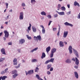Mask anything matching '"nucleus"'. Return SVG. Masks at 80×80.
<instances>
[{
    "mask_svg": "<svg viewBox=\"0 0 80 80\" xmlns=\"http://www.w3.org/2000/svg\"><path fill=\"white\" fill-rule=\"evenodd\" d=\"M50 62V60H49L47 61L45 63V64H47V63H48Z\"/></svg>",
    "mask_w": 80,
    "mask_h": 80,
    "instance_id": "nucleus-39",
    "label": "nucleus"
},
{
    "mask_svg": "<svg viewBox=\"0 0 80 80\" xmlns=\"http://www.w3.org/2000/svg\"><path fill=\"white\" fill-rule=\"evenodd\" d=\"M41 20H44V17H42V18H41Z\"/></svg>",
    "mask_w": 80,
    "mask_h": 80,
    "instance_id": "nucleus-60",
    "label": "nucleus"
},
{
    "mask_svg": "<svg viewBox=\"0 0 80 80\" xmlns=\"http://www.w3.org/2000/svg\"><path fill=\"white\" fill-rule=\"evenodd\" d=\"M17 51L18 53H21V49H18L17 50Z\"/></svg>",
    "mask_w": 80,
    "mask_h": 80,
    "instance_id": "nucleus-44",
    "label": "nucleus"
},
{
    "mask_svg": "<svg viewBox=\"0 0 80 80\" xmlns=\"http://www.w3.org/2000/svg\"><path fill=\"white\" fill-rule=\"evenodd\" d=\"M61 9L62 11H65V10H66L65 7L64 6L62 7L61 8Z\"/></svg>",
    "mask_w": 80,
    "mask_h": 80,
    "instance_id": "nucleus-30",
    "label": "nucleus"
},
{
    "mask_svg": "<svg viewBox=\"0 0 80 80\" xmlns=\"http://www.w3.org/2000/svg\"><path fill=\"white\" fill-rule=\"evenodd\" d=\"M36 77L37 78V79H38V80L41 78L40 77V76H39V75H38V74L36 75Z\"/></svg>",
    "mask_w": 80,
    "mask_h": 80,
    "instance_id": "nucleus-34",
    "label": "nucleus"
},
{
    "mask_svg": "<svg viewBox=\"0 0 80 80\" xmlns=\"http://www.w3.org/2000/svg\"><path fill=\"white\" fill-rule=\"evenodd\" d=\"M66 13L68 15H70V13H71V11H69V12H67Z\"/></svg>",
    "mask_w": 80,
    "mask_h": 80,
    "instance_id": "nucleus-52",
    "label": "nucleus"
},
{
    "mask_svg": "<svg viewBox=\"0 0 80 80\" xmlns=\"http://www.w3.org/2000/svg\"><path fill=\"white\" fill-rule=\"evenodd\" d=\"M38 48L37 47L31 50L30 51L31 53H33V52H35V51H37V50H38Z\"/></svg>",
    "mask_w": 80,
    "mask_h": 80,
    "instance_id": "nucleus-17",
    "label": "nucleus"
},
{
    "mask_svg": "<svg viewBox=\"0 0 80 80\" xmlns=\"http://www.w3.org/2000/svg\"><path fill=\"white\" fill-rule=\"evenodd\" d=\"M45 57H46L45 53L44 52L42 53V56L41 57L42 59H43V58H45Z\"/></svg>",
    "mask_w": 80,
    "mask_h": 80,
    "instance_id": "nucleus-20",
    "label": "nucleus"
},
{
    "mask_svg": "<svg viewBox=\"0 0 80 80\" xmlns=\"http://www.w3.org/2000/svg\"><path fill=\"white\" fill-rule=\"evenodd\" d=\"M18 76V74H15L12 75L13 78H15L16 77Z\"/></svg>",
    "mask_w": 80,
    "mask_h": 80,
    "instance_id": "nucleus-27",
    "label": "nucleus"
},
{
    "mask_svg": "<svg viewBox=\"0 0 80 80\" xmlns=\"http://www.w3.org/2000/svg\"><path fill=\"white\" fill-rule=\"evenodd\" d=\"M8 70V68H6V69H5L4 72H5V73H7Z\"/></svg>",
    "mask_w": 80,
    "mask_h": 80,
    "instance_id": "nucleus-43",
    "label": "nucleus"
},
{
    "mask_svg": "<svg viewBox=\"0 0 80 80\" xmlns=\"http://www.w3.org/2000/svg\"><path fill=\"white\" fill-rule=\"evenodd\" d=\"M72 61H73L74 62H75V58H73L72 59Z\"/></svg>",
    "mask_w": 80,
    "mask_h": 80,
    "instance_id": "nucleus-53",
    "label": "nucleus"
},
{
    "mask_svg": "<svg viewBox=\"0 0 80 80\" xmlns=\"http://www.w3.org/2000/svg\"><path fill=\"white\" fill-rule=\"evenodd\" d=\"M52 30L53 31H54V32H55L56 30H57V28H53L52 29Z\"/></svg>",
    "mask_w": 80,
    "mask_h": 80,
    "instance_id": "nucleus-50",
    "label": "nucleus"
},
{
    "mask_svg": "<svg viewBox=\"0 0 80 80\" xmlns=\"http://www.w3.org/2000/svg\"><path fill=\"white\" fill-rule=\"evenodd\" d=\"M77 18L78 19H80V12L78 14Z\"/></svg>",
    "mask_w": 80,
    "mask_h": 80,
    "instance_id": "nucleus-38",
    "label": "nucleus"
},
{
    "mask_svg": "<svg viewBox=\"0 0 80 80\" xmlns=\"http://www.w3.org/2000/svg\"><path fill=\"white\" fill-rule=\"evenodd\" d=\"M25 72L26 75H28H28H32V74H33V70H30L28 71V72H27L26 71H25Z\"/></svg>",
    "mask_w": 80,
    "mask_h": 80,
    "instance_id": "nucleus-3",
    "label": "nucleus"
},
{
    "mask_svg": "<svg viewBox=\"0 0 80 80\" xmlns=\"http://www.w3.org/2000/svg\"><path fill=\"white\" fill-rule=\"evenodd\" d=\"M25 39H21L19 40V43L20 44H23L25 43Z\"/></svg>",
    "mask_w": 80,
    "mask_h": 80,
    "instance_id": "nucleus-8",
    "label": "nucleus"
},
{
    "mask_svg": "<svg viewBox=\"0 0 80 80\" xmlns=\"http://www.w3.org/2000/svg\"><path fill=\"white\" fill-rule=\"evenodd\" d=\"M54 58H51L49 60L50 62H51L52 63H53L54 61Z\"/></svg>",
    "mask_w": 80,
    "mask_h": 80,
    "instance_id": "nucleus-25",
    "label": "nucleus"
},
{
    "mask_svg": "<svg viewBox=\"0 0 80 80\" xmlns=\"http://www.w3.org/2000/svg\"><path fill=\"white\" fill-rule=\"evenodd\" d=\"M52 67V64H48L47 65V70H49Z\"/></svg>",
    "mask_w": 80,
    "mask_h": 80,
    "instance_id": "nucleus-21",
    "label": "nucleus"
},
{
    "mask_svg": "<svg viewBox=\"0 0 80 80\" xmlns=\"http://www.w3.org/2000/svg\"><path fill=\"white\" fill-rule=\"evenodd\" d=\"M68 31H64L63 33V38H66L67 35H68Z\"/></svg>",
    "mask_w": 80,
    "mask_h": 80,
    "instance_id": "nucleus-9",
    "label": "nucleus"
},
{
    "mask_svg": "<svg viewBox=\"0 0 80 80\" xmlns=\"http://www.w3.org/2000/svg\"><path fill=\"white\" fill-rule=\"evenodd\" d=\"M55 18H56L57 17H58V14H55L54 15Z\"/></svg>",
    "mask_w": 80,
    "mask_h": 80,
    "instance_id": "nucleus-47",
    "label": "nucleus"
},
{
    "mask_svg": "<svg viewBox=\"0 0 80 80\" xmlns=\"http://www.w3.org/2000/svg\"><path fill=\"white\" fill-rule=\"evenodd\" d=\"M75 64L78 66V64H79V60L77 57L75 58Z\"/></svg>",
    "mask_w": 80,
    "mask_h": 80,
    "instance_id": "nucleus-12",
    "label": "nucleus"
},
{
    "mask_svg": "<svg viewBox=\"0 0 80 80\" xmlns=\"http://www.w3.org/2000/svg\"><path fill=\"white\" fill-rule=\"evenodd\" d=\"M9 17H10V15H8L7 17H6L5 18V19L6 20L9 19Z\"/></svg>",
    "mask_w": 80,
    "mask_h": 80,
    "instance_id": "nucleus-36",
    "label": "nucleus"
},
{
    "mask_svg": "<svg viewBox=\"0 0 80 80\" xmlns=\"http://www.w3.org/2000/svg\"><path fill=\"white\" fill-rule=\"evenodd\" d=\"M59 46L61 47H64V44L63 42L61 41L59 42Z\"/></svg>",
    "mask_w": 80,
    "mask_h": 80,
    "instance_id": "nucleus-15",
    "label": "nucleus"
},
{
    "mask_svg": "<svg viewBox=\"0 0 80 80\" xmlns=\"http://www.w3.org/2000/svg\"><path fill=\"white\" fill-rule=\"evenodd\" d=\"M2 35V32L0 33V37H1Z\"/></svg>",
    "mask_w": 80,
    "mask_h": 80,
    "instance_id": "nucleus-63",
    "label": "nucleus"
},
{
    "mask_svg": "<svg viewBox=\"0 0 80 80\" xmlns=\"http://www.w3.org/2000/svg\"><path fill=\"white\" fill-rule=\"evenodd\" d=\"M57 49L55 48H52L51 50V54H50V58H52L53 57V53L56 52Z\"/></svg>",
    "mask_w": 80,
    "mask_h": 80,
    "instance_id": "nucleus-2",
    "label": "nucleus"
},
{
    "mask_svg": "<svg viewBox=\"0 0 80 80\" xmlns=\"http://www.w3.org/2000/svg\"><path fill=\"white\" fill-rule=\"evenodd\" d=\"M26 36L28 40H31L32 39V37L30 36H29L28 35H26Z\"/></svg>",
    "mask_w": 80,
    "mask_h": 80,
    "instance_id": "nucleus-31",
    "label": "nucleus"
},
{
    "mask_svg": "<svg viewBox=\"0 0 80 80\" xmlns=\"http://www.w3.org/2000/svg\"><path fill=\"white\" fill-rule=\"evenodd\" d=\"M74 6H78L79 7H80V4L76 1L74 2Z\"/></svg>",
    "mask_w": 80,
    "mask_h": 80,
    "instance_id": "nucleus-16",
    "label": "nucleus"
},
{
    "mask_svg": "<svg viewBox=\"0 0 80 80\" xmlns=\"http://www.w3.org/2000/svg\"><path fill=\"white\" fill-rule=\"evenodd\" d=\"M65 25H66V26H70V27H73V25L72 24H70L68 22H66L64 23Z\"/></svg>",
    "mask_w": 80,
    "mask_h": 80,
    "instance_id": "nucleus-6",
    "label": "nucleus"
},
{
    "mask_svg": "<svg viewBox=\"0 0 80 80\" xmlns=\"http://www.w3.org/2000/svg\"><path fill=\"white\" fill-rule=\"evenodd\" d=\"M67 7L68 8H70V4H68L67 5Z\"/></svg>",
    "mask_w": 80,
    "mask_h": 80,
    "instance_id": "nucleus-59",
    "label": "nucleus"
},
{
    "mask_svg": "<svg viewBox=\"0 0 80 80\" xmlns=\"http://www.w3.org/2000/svg\"><path fill=\"white\" fill-rule=\"evenodd\" d=\"M47 17L49 19L52 18V16L50 15H48L47 16Z\"/></svg>",
    "mask_w": 80,
    "mask_h": 80,
    "instance_id": "nucleus-35",
    "label": "nucleus"
},
{
    "mask_svg": "<svg viewBox=\"0 0 80 80\" xmlns=\"http://www.w3.org/2000/svg\"><path fill=\"white\" fill-rule=\"evenodd\" d=\"M37 38L39 40V41H41V40H42V38L41 37V36L39 35L37 36Z\"/></svg>",
    "mask_w": 80,
    "mask_h": 80,
    "instance_id": "nucleus-26",
    "label": "nucleus"
},
{
    "mask_svg": "<svg viewBox=\"0 0 80 80\" xmlns=\"http://www.w3.org/2000/svg\"><path fill=\"white\" fill-rule=\"evenodd\" d=\"M41 14L42 15H44V16H45L46 15V13H45L44 11L41 12Z\"/></svg>",
    "mask_w": 80,
    "mask_h": 80,
    "instance_id": "nucleus-24",
    "label": "nucleus"
},
{
    "mask_svg": "<svg viewBox=\"0 0 80 80\" xmlns=\"http://www.w3.org/2000/svg\"><path fill=\"white\" fill-rule=\"evenodd\" d=\"M29 31H30V30H28V29L27 30V32H28V33H29Z\"/></svg>",
    "mask_w": 80,
    "mask_h": 80,
    "instance_id": "nucleus-61",
    "label": "nucleus"
},
{
    "mask_svg": "<svg viewBox=\"0 0 80 80\" xmlns=\"http://www.w3.org/2000/svg\"><path fill=\"white\" fill-rule=\"evenodd\" d=\"M12 74H16L17 73V70H13L12 71Z\"/></svg>",
    "mask_w": 80,
    "mask_h": 80,
    "instance_id": "nucleus-29",
    "label": "nucleus"
},
{
    "mask_svg": "<svg viewBox=\"0 0 80 80\" xmlns=\"http://www.w3.org/2000/svg\"><path fill=\"white\" fill-rule=\"evenodd\" d=\"M57 35H58V36H59V35H60V31L59 30L58 31V33H57Z\"/></svg>",
    "mask_w": 80,
    "mask_h": 80,
    "instance_id": "nucleus-55",
    "label": "nucleus"
},
{
    "mask_svg": "<svg viewBox=\"0 0 80 80\" xmlns=\"http://www.w3.org/2000/svg\"><path fill=\"white\" fill-rule=\"evenodd\" d=\"M72 50L73 52L75 54V55L78 58H79V55L78 54V52H77V51L76 50V49H75L74 48L72 49V47L71 46H70L69 47L68 50L69 51V52L70 54H72V53H73V51H72Z\"/></svg>",
    "mask_w": 80,
    "mask_h": 80,
    "instance_id": "nucleus-1",
    "label": "nucleus"
},
{
    "mask_svg": "<svg viewBox=\"0 0 80 80\" xmlns=\"http://www.w3.org/2000/svg\"><path fill=\"white\" fill-rule=\"evenodd\" d=\"M34 40H37V39H38L37 36V37L34 36Z\"/></svg>",
    "mask_w": 80,
    "mask_h": 80,
    "instance_id": "nucleus-54",
    "label": "nucleus"
},
{
    "mask_svg": "<svg viewBox=\"0 0 80 80\" xmlns=\"http://www.w3.org/2000/svg\"><path fill=\"white\" fill-rule=\"evenodd\" d=\"M52 22V21H50L49 22L48 24V25L49 26L50 25V24H51V23Z\"/></svg>",
    "mask_w": 80,
    "mask_h": 80,
    "instance_id": "nucleus-56",
    "label": "nucleus"
},
{
    "mask_svg": "<svg viewBox=\"0 0 80 80\" xmlns=\"http://www.w3.org/2000/svg\"><path fill=\"white\" fill-rule=\"evenodd\" d=\"M31 27H32V25L31 24L29 23V27H30L31 28Z\"/></svg>",
    "mask_w": 80,
    "mask_h": 80,
    "instance_id": "nucleus-62",
    "label": "nucleus"
},
{
    "mask_svg": "<svg viewBox=\"0 0 80 80\" xmlns=\"http://www.w3.org/2000/svg\"><path fill=\"white\" fill-rule=\"evenodd\" d=\"M74 68L77 69V68H78V66L75 65L74 66Z\"/></svg>",
    "mask_w": 80,
    "mask_h": 80,
    "instance_id": "nucleus-51",
    "label": "nucleus"
},
{
    "mask_svg": "<svg viewBox=\"0 0 80 80\" xmlns=\"http://www.w3.org/2000/svg\"><path fill=\"white\" fill-rule=\"evenodd\" d=\"M24 15V13L23 12H21L19 13V19L20 20H23Z\"/></svg>",
    "mask_w": 80,
    "mask_h": 80,
    "instance_id": "nucleus-4",
    "label": "nucleus"
},
{
    "mask_svg": "<svg viewBox=\"0 0 80 80\" xmlns=\"http://www.w3.org/2000/svg\"><path fill=\"white\" fill-rule=\"evenodd\" d=\"M5 58H0V62H2L3 60H5Z\"/></svg>",
    "mask_w": 80,
    "mask_h": 80,
    "instance_id": "nucleus-32",
    "label": "nucleus"
},
{
    "mask_svg": "<svg viewBox=\"0 0 80 80\" xmlns=\"http://www.w3.org/2000/svg\"><path fill=\"white\" fill-rule=\"evenodd\" d=\"M53 70V68L52 67H51L50 69V72H52Z\"/></svg>",
    "mask_w": 80,
    "mask_h": 80,
    "instance_id": "nucleus-49",
    "label": "nucleus"
},
{
    "mask_svg": "<svg viewBox=\"0 0 80 80\" xmlns=\"http://www.w3.org/2000/svg\"><path fill=\"white\" fill-rule=\"evenodd\" d=\"M8 45H12V42H10L8 43Z\"/></svg>",
    "mask_w": 80,
    "mask_h": 80,
    "instance_id": "nucleus-46",
    "label": "nucleus"
},
{
    "mask_svg": "<svg viewBox=\"0 0 80 80\" xmlns=\"http://www.w3.org/2000/svg\"><path fill=\"white\" fill-rule=\"evenodd\" d=\"M31 62L32 63L34 62H38V60L37 59H33L31 60Z\"/></svg>",
    "mask_w": 80,
    "mask_h": 80,
    "instance_id": "nucleus-23",
    "label": "nucleus"
},
{
    "mask_svg": "<svg viewBox=\"0 0 80 80\" xmlns=\"http://www.w3.org/2000/svg\"><path fill=\"white\" fill-rule=\"evenodd\" d=\"M36 1L35 0H31V3H35Z\"/></svg>",
    "mask_w": 80,
    "mask_h": 80,
    "instance_id": "nucleus-48",
    "label": "nucleus"
},
{
    "mask_svg": "<svg viewBox=\"0 0 80 80\" xmlns=\"http://www.w3.org/2000/svg\"><path fill=\"white\" fill-rule=\"evenodd\" d=\"M7 78V76H2V80H5L6 78Z\"/></svg>",
    "mask_w": 80,
    "mask_h": 80,
    "instance_id": "nucleus-28",
    "label": "nucleus"
},
{
    "mask_svg": "<svg viewBox=\"0 0 80 80\" xmlns=\"http://www.w3.org/2000/svg\"><path fill=\"white\" fill-rule=\"evenodd\" d=\"M28 30H31V28H30V27H28Z\"/></svg>",
    "mask_w": 80,
    "mask_h": 80,
    "instance_id": "nucleus-57",
    "label": "nucleus"
},
{
    "mask_svg": "<svg viewBox=\"0 0 80 80\" xmlns=\"http://www.w3.org/2000/svg\"><path fill=\"white\" fill-rule=\"evenodd\" d=\"M13 65H17V59L16 58L14 59L13 60Z\"/></svg>",
    "mask_w": 80,
    "mask_h": 80,
    "instance_id": "nucleus-10",
    "label": "nucleus"
},
{
    "mask_svg": "<svg viewBox=\"0 0 80 80\" xmlns=\"http://www.w3.org/2000/svg\"><path fill=\"white\" fill-rule=\"evenodd\" d=\"M32 31L33 32H36L37 31V29L34 26H32Z\"/></svg>",
    "mask_w": 80,
    "mask_h": 80,
    "instance_id": "nucleus-22",
    "label": "nucleus"
},
{
    "mask_svg": "<svg viewBox=\"0 0 80 80\" xmlns=\"http://www.w3.org/2000/svg\"><path fill=\"white\" fill-rule=\"evenodd\" d=\"M1 51L3 55H6L5 51V49L4 48H1Z\"/></svg>",
    "mask_w": 80,
    "mask_h": 80,
    "instance_id": "nucleus-11",
    "label": "nucleus"
},
{
    "mask_svg": "<svg viewBox=\"0 0 80 80\" xmlns=\"http://www.w3.org/2000/svg\"><path fill=\"white\" fill-rule=\"evenodd\" d=\"M66 62L67 63H72V61H71L70 59H68L66 61Z\"/></svg>",
    "mask_w": 80,
    "mask_h": 80,
    "instance_id": "nucleus-18",
    "label": "nucleus"
},
{
    "mask_svg": "<svg viewBox=\"0 0 80 80\" xmlns=\"http://www.w3.org/2000/svg\"><path fill=\"white\" fill-rule=\"evenodd\" d=\"M74 73L75 77H76L77 79H78V72L75 71L74 72Z\"/></svg>",
    "mask_w": 80,
    "mask_h": 80,
    "instance_id": "nucleus-14",
    "label": "nucleus"
},
{
    "mask_svg": "<svg viewBox=\"0 0 80 80\" xmlns=\"http://www.w3.org/2000/svg\"><path fill=\"white\" fill-rule=\"evenodd\" d=\"M50 46H48V48H47L46 49V51L47 53H48L49 52V51L50 50Z\"/></svg>",
    "mask_w": 80,
    "mask_h": 80,
    "instance_id": "nucleus-19",
    "label": "nucleus"
},
{
    "mask_svg": "<svg viewBox=\"0 0 80 80\" xmlns=\"http://www.w3.org/2000/svg\"><path fill=\"white\" fill-rule=\"evenodd\" d=\"M25 3L23 2L22 4V7H25Z\"/></svg>",
    "mask_w": 80,
    "mask_h": 80,
    "instance_id": "nucleus-37",
    "label": "nucleus"
},
{
    "mask_svg": "<svg viewBox=\"0 0 80 80\" xmlns=\"http://www.w3.org/2000/svg\"><path fill=\"white\" fill-rule=\"evenodd\" d=\"M40 27H41V28H42V33L43 34H45V29L44 27H43V25H41Z\"/></svg>",
    "mask_w": 80,
    "mask_h": 80,
    "instance_id": "nucleus-7",
    "label": "nucleus"
},
{
    "mask_svg": "<svg viewBox=\"0 0 80 80\" xmlns=\"http://www.w3.org/2000/svg\"><path fill=\"white\" fill-rule=\"evenodd\" d=\"M3 38L4 41H5L6 40V38H5V37H3Z\"/></svg>",
    "mask_w": 80,
    "mask_h": 80,
    "instance_id": "nucleus-58",
    "label": "nucleus"
},
{
    "mask_svg": "<svg viewBox=\"0 0 80 80\" xmlns=\"http://www.w3.org/2000/svg\"><path fill=\"white\" fill-rule=\"evenodd\" d=\"M38 70H39V68H38V67H36L35 69V72H38Z\"/></svg>",
    "mask_w": 80,
    "mask_h": 80,
    "instance_id": "nucleus-33",
    "label": "nucleus"
},
{
    "mask_svg": "<svg viewBox=\"0 0 80 80\" xmlns=\"http://www.w3.org/2000/svg\"><path fill=\"white\" fill-rule=\"evenodd\" d=\"M12 9H11V10H9L10 12H12Z\"/></svg>",
    "mask_w": 80,
    "mask_h": 80,
    "instance_id": "nucleus-64",
    "label": "nucleus"
},
{
    "mask_svg": "<svg viewBox=\"0 0 80 80\" xmlns=\"http://www.w3.org/2000/svg\"><path fill=\"white\" fill-rule=\"evenodd\" d=\"M56 12H57L58 14L60 15H65V12H59L57 11H56Z\"/></svg>",
    "mask_w": 80,
    "mask_h": 80,
    "instance_id": "nucleus-13",
    "label": "nucleus"
},
{
    "mask_svg": "<svg viewBox=\"0 0 80 80\" xmlns=\"http://www.w3.org/2000/svg\"><path fill=\"white\" fill-rule=\"evenodd\" d=\"M4 33L5 34V37L6 38H8L9 36V33L7 31L5 30L4 32Z\"/></svg>",
    "mask_w": 80,
    "mask_h": 80,
    "instance_id": "nucleus-5",
    "label": "nucleus"
},
{
    "mask_svg": "<svg viewBox=\"0 0 80 80\" xmlns=\"http://www.w3.org/2000/svg\"><path fill=\"white\" fill-rule=\"evenodd\" d=\"M5 71H3L1 72V74H2V75H3V74H5Z\"/></svg>",
    "mask_w": 80,
    "mask_h": 80,
    "instance_id": "nucleus-41",
    "label": "nucleus"
},
{
    "mask_svg": "<svg viewBox=\"0 0 80 80\" xmlns=\"http://www.w3.org/2000/svg\"><path fill=\"white\" fill-rule=\"evenodd\" d=\"M61 5L59 4L58 5V8H60V9L61 8Z\"/></svg>",
    "mask_w": 80,
    "mask_h": 80,
    "instance_id": "nucleus-42",
    "label": "nucleus"
},
{
    "mask_svg": "<svg viewBox=\"0 0 80 80\" xmlns=\"http://www.w3.org/2000/svg\"><path fill=\"white\" fill-rule=\"evenodd\" d=\"M47 73L48 75H50V74H51V72L49 71H47Z\"/></svg>",
    "mask_w": 80,
    "mask_h": 80,
    "instance_id": "nucleus-40",
    "label": "nucleus"
},
{
    "mask_svg": "<svg viewBox=\"0 0 80 80\" xmlns=\"http://www.w3.org/2000/svg\"><path fill=\"white\" fill-rule=\"evenodd\" d=\"M5 4H6V8H8V3L7 2H6L5 3Z\"/></svg>",
    "mask_w": 80,
    "mask_h": 80,
    "instance_id": "nucleus-45",
    "label": "nucleus"
}]
</instances>
